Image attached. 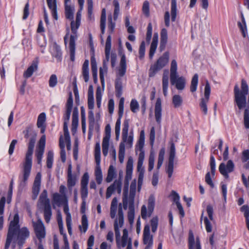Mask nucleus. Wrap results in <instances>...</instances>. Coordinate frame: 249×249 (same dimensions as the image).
I'll list each match as a JSON object with an SVG mask.
<instances>
[{"label": "nucleus", "instance_id": "obj_49", "mask_svg": "<svg viewBox=\"0 0 249 249\" xmlns=\"http://www.w3.org/2000/svg\"><path fill=\"white\" fill-rule=\"evenodd\" d=\"M71 111H66V113L64 116V125L63 130L64 132H69L68 124L70 118Z\"/></svg>", "mask_w": 249, "mask_h": 249}, {"label": "nucleus", "instance_id": "obj_37", "mask_svg": "<svg viewBox=\"0 0 249 249\" xmlns=\"http://www.w3.org/2000/svg\"><path fill=\"white\" fill-rule=\"evenodd\" d=\"M52 55L53 57H54L57 61L59 62H61L62 60V52L60 49V47L55 44L53 46V52H52Z\"/></svg>", "mask_w": 249, "mask_h": 249}, {"label": "nucleus", "instance_id": "obj_13", "mask_svg": "<svg viewBox=\"0 0 249 249\" xmlns=\"http://www.w3.org/2000/svg\"><path fill=\"white\" fill-rule=\"evenodd\" d=\"M33 225L37 238L41 241L45 238L46 232L44 224L40 218L36 222L33 221Z\"/></svg>", "mask_w": 249, "mask_h": 249}, {"label": "nucleus", "instance_id": "obj_19", "mask_svg": "<svg viewBox=\"0 0 249 249\" xmlns=\"http://www.w3.org/2000/svg\"><path fill=\"white\" fill-rule=\"evenodd\" d=\"M143 242L146 245L145 249L152 247L153 245V236L150 235V226L147 224L144 226L143 232Z\"/></svg>", "mask_w": 249, "mask_h": 249}, {"label": "nucleus", "instance_id": "obj_11", "mask_svg": "<svg viewBox=\"0 0 249 249\" xmlns=\"http://www.w3.org/2000/svg\"><path fill=\"white\" fill-rule=\"evenodd\" d=\"M211 93V87L209 82L207 80L204 89L205 98H201L199 104L201 110L204 115L207 113V104L209 100V97Z\"/></svg>", "mask_w": 249, "mask_h": 249}, {"label": "nucleus", "instance_id": "obj_28", "mask_svg": "<svg viewBox=\"0 0 249 249\" xmlns=\"http://www.w3.org/2000/svg\"><path fill=\"white\" fill-rule=\"evenodd\" d=\"M71 168V165L70 164L68 166L67 181V186L70 191L76 184V178L72 175Z\"/></svg>", "mask_w": 249, "mask_h": 249}, {"label": "nucleus", "instance_id": "obj_60", "mask_svg": "<svg viewBox=\"0 0 249 249\" xmlns=\"http://www.w3.org/2000/svg\"><path fill=\"white\" fill-rule=\"evenodd\" d=\"M152 34V25L151 22H149L147 27V32L146 35V40L147 42H149L151 40Z\"/></svg>", "mask_w": 249, "mask_h": 249}, {"label": "nucleus", "instance_id": "obj_62", "mask_svg": "<svg viewBox=\"0 0 249 249\" xmlns=\"http://www.w3.org/2000/svg\"><path fill=\"white\" fill-rule=\"evenodd\" d=\"M57 83V78L55 74H52L51 75L49 80V86L51 88L54 87Z\"/></svg>", "mask_w": 249, "mask_h": 249}, {"label": "nucleus", "instance_id": "obj_24", "mask_svg": "<svg viewBox=\"0 0 249 249\" xmlns=\"http://www.w3.org/2000/svg\"><path fill=\"white\" fill-rule=\"evenodd\" d=\"M161 101L160 98L157 99L155 107V116L156 121L160 124L161 120Z\"/></svg>", "mask_w": 249, "mask_h": 249}, {"label": "nucleus", "instance_id": "obj_22", "mask_svg": "<svg viewBox=\"0 0 249 249\" xmlns=\"http://www.w3.org/2000/svg\"><path fill=\"white\" fill-rule=\"evenodd\" d=\"M155 205L154 203H147V205H143L141 208V216L142 218L146 220L148 217H149L152 215Z\"/></svg>", "mask_w": 249, "mask_h": 249}, {"label": "nucleus", "instance_id": "obj_3", "mask_svg": "<svg viewBox=\"0 0 249 249\" xmlns=\"http://www.w3.org/2000/svg\"><path fill=\"white\" fill-rule=\"evenodd\" d=\"M36 140L35 137H32L30 139L28 150L26 154L25 160L23 163L22 170L21 174L19 175L20 180L19 186L20 187L25 186L31 174L32 166V155Z\"/></svg>", "mask_w": 249, "mask_h": 249}, {"label": "nucleus", "instance_id": "obj_30", "mask_svg": "<svg viewBox=\"0 0 249 249\" xmlns=\"http://www.w3.org/2000/svg\"><path fill=\"white\" fill-rule=\"evenodd\" d=\"M47 5L51 11L53 17L55 19H58L57 13L56 0H46Z\"/></svg>", "mask_w": 249, "mask_h": 249}, {"label": "nucleus", "instance_id": "obj_12", "mask_svg": "<svg viewBox=\"0 0 249 249\" xmlns=\"http://www.w3.org/2000/svg\"><path fill=\"white\" fill-rule=\"evenodd\" d=\"M37 207L40 213L43 214L45 222L49 223L52 216V209L50 203H39Z\"/></svg>", "mask_w": 249, "mask_h": 249}, {"label": "nucleus", "instance_id": "obj_42", "mask_svg": "<svg viewBox=\"0 0 249 249\" xmlns=\"http://www.w3.org/2000/svg\"><path fill=\"white\" fill-rule=\"evenodd\" d=\"M65 16L68 19L72 20L73 19L74 7L70 5H65Z\"/></svg>", "mask_w": 249, "mask_h": 249}, {"label": "nucleus", "instance_id": "obj_50", "mask_svg": "<svg viewBox=\"0 0 249 249\" xmlns=\"http://www.w3.org/2000/svg\"><path fill=\"white\" fill-rule=\"evenodd\" d=\"M123 116H118V118L117 120V121L115 124V133L116 135V139L118 140L120 137V127L121 124V119Z\"/></svg>", "mask_w": 249, "mask_h": 249}, {"label": "nucleus", "instance_id": "obj_14", "mask_svg": "<svg viewBox=\"0 0 249 249\" xmlns=\"http://www.w3.org/2000/svg\"><path fill=\"white\" fill-rule=\"evenodd\" d=\"M175 156H176L175 145L173 142H172L171 144L170 149L168 164L167 168L166 169V172L168 174V176L169 178H171L172 177V174L173 173L174 162V159L175 158Z\"/></svg>", "mask_w": 249, "mask_h": 249}, {"label": "nucleus", "instance_id": "obj_64", "mask_svg": "<svg viewBox=\"0 0 249 249\" xmlns=\"http://www.w3.org/2000/svg\"><path fill=\"white\" fill-rule=\"evenodd\" d=\"M240 211L244 213V215L246 219L249 218V206L244 205L241 208Z\"/></svg>", "mask_w": 249, "mask_h": 249}, {"label": "nucleus", "instance_id": "obj_56", "mask_svg": "<svg viewBox=\"0 0 249 249\" xmlns=\"http://www.w3.org/2000/svg\"><path fill=\"white\" fill-rule=\"evenodd\" d=\"M39 202H50V199L48 197V193L46 190H44L41 193L39 196Z\"/></svg>", "mask_w": 249, "mask_h": 249}, {"label": "nucleus", "instance_id": "obj_55", "mask_svg": "<svg viewBox=\"0 0 249 249\" xmlns=\"http://www.w3.org/2000/svg\"><path fill=\"white\" fill-rule=\"evenodd\" d=\"M130 107L131 111L133 113L138 112L139 109V105L136 99H133L131 101Z\"/></svg>", "mask_w": 249, "mask_h": 249}, {"label": "nucleus", "instance_id": "obj_8", "mask_svg": "<svg viewBox=\"0 0 249 249\" xmlns=\"http://www.w3.org/2000/svg\"><path fill=\"white\" fill-rule=\"evenodd\" d=\"M169 60V53L166 52L159 58L155 63L152 65L149 70V76L153 77L156 74L168 63Z\"/></svg>", "mask_w": 249, "mask_h": 249}, {"label": "nucleus", "instance_id": "obj_4", "mask_svg": "<svg viewBox=\"0 0 249 249\" xmlns=\"http://www.w3.org/2000/svg\"><path fill=\"white\" fill-rule=\"evenodd\" d=\"M124 222V219L121 208H120L119 212V217L116 219L114 223L116 243L119 248L121 247L124 248L127 245L126 249H132L131 239L128 237V231L127 229H124L123 230V236L121 239H120L121 235L119 228L122 227Z\"/></svg>", "mask_w": 249, "mask_h": 249}, {"label": "nucleus", "instance_id": "obj_61", "mask_svg": "<svg viewBox=\"0 0 249 249\" xmlns=\"http://www.w3.org/2000/svg\"><path fill=\"white\" fill-rule=\"evenodd\" d=\"M155 156L152 153H151L149 157L148 168L149 171H151L154 166Z\"/></svg>", "mask_w": 249, "mask_h": 249}, {"label": "nucleus", "instance_id": "obj_41", "mask_svg": "<svg viewBox=\"0 0 249 249\" xmlns=\"http://www.w3.org/2000/svg\"><path fill=\"white\" fill-rule=\"evenodd\" d=\"M116 96L120 97L122 94V83L120 78H117L115 83Z\"/></svg>", "mask_w": 249, "mask_h": 249}, {"label": "nucleus", "instance_id": "obj_18", "mask_svg": "<svg viewBox=\"0 0 249 249\" xmlns=\"http://www.w3.org/2000/svg\"><path fill=\"white\" fill-rule=\"evenodd\" d=\"M234 164L231 160H229L225 165L224 163H221L219 166V171L220 173L226 178H229V173L232 172L234 170Z\"/></svg>", "mask_w": 249, "mask_h": 249}, {"label": "nucleus", "instance_id": "obj_29", "mask_svg": "<svg viewBox=\"0 0 249 249\" xmlns=\"http://www.w3.org/2000/svg\"><path fill=\"white\" fill-rule=\"evenodd\" d=\"M126 62L125 55L123 54L121 58L119 67L118 70V75L120 77H123L126 72Z\"/></svg>", "mask_w": 249, "mask_h": 249}, {"label": "nucleus", "instance_id": "obj_57", "mask_svg": "<svg viewBox=\"0 0 249 249\" xmlns=\"http://www.w3.org/2000/svg\"><path fill=\"white\" fill-rule=\"evenodd\" d=\"M46 143V136L43 135L40 138L36 149L44 150Z\"/></svg>", "mask_w": 249, "mask_h": 249}, {"label": "nucleus", "instance_id": "obj_43", "mask_svg": "<svg viewBox=\"0 0 249 249\" xmlns=\"http://www.w3.org/2000/svg\"><path fill=\"white\" fill-rule=\"evenodd\" d=\"M110 138L104 137L102 142V152L104 156H107L108 154V150Z\"/></svg>", "mask_w": 249, "mask_h": 249}, {"label": "nucleus", "instance_id": "obj_6", "mask_svg": "<svg viewBox=\"0 0 249 249\" xmlns=\"http://www.w3.org/2000/svg\"><path fill=\"white\" fill-rule=\"evenodd\" d=\"M170 82L172 85H175L178 90H183L185 86V79L183 77H178L177 73V63L175 60H173L171 63L170 68Z\"/></svg>", "mask_w": 249, "mask_h": 249}, {"label": "nucleus", "instance_id": "obj_10", "mask_svg": "<svg viewBox=\"0 0 249 249\" xmlns=\"http://www.w3.org/2000/svg\"><path fill=\"white\" fill-rule=\"evenodd\" d=\"M122 185V177L120 175L119 178L116 179L112 184L107 187L106 195V198H109L115 191H116L118 194H121Z\"/></svg>", "mask_w": 249, "mask_h": 249}, {"label": "nucleus", "instance_id": "obj_38", "mask_svg": "<svg viewBox=\"0 0 249 249\" xmlns=\"http://www.w3.org/2000/svg\"><path fill=\"white\" fill-rule=\"evenodd\" d=\"M89 60H86L82 66V75L86 82H87L89 79Z\"/></svg>", "mask_w": 249, "mask_h": 249}, {"label": "nucleus", "instance_id": "obj_40", "mask_svg": "<svg viewBox=\"0 0 249 249\" xmlns=\"http://www.w3.org/2000/svg\"><path fill=\"white\" fill-rule=\"evenodd\" d=\"M111 36L109 35L106 40L105 46V55L107 62H108L110 57V52L111 50Z\"/></svg>", "mask_w": 249, "mask_h": 249}, {"label": "nucleus", "instance_id": "obj_15", "mask_svg": "<svg viewBox=\"0 0 249 249\" xmlns=\"http://www.w3.org/2000/svg\"><path fill=\"white\" fill-rule=\"evenodd\" d=\"M59 192L53 194V202H68V199L66 195V188L63 185L59 187Z\"/></svg>", "mask_w": 249, "mask_h": 249}, {"label": "nucleus", "instance_id": "obj_44", "mask_svg": "<svg viewBox=\"0 0 249 249\" xmlns=\"http://www.w3.org/2000/svg\"><path fill=\"white\" fill-rule=\"evenodd\" d=\"M177 13V1L176 0H171V20L174 22L176 20Z\"/></svg>", "mask_w": 249, "mask_h": 249}, {"label": "nucleus", "instance_id": "obj_48", "mask_svg": "<svg viewBox=\"0 0 249 249\" xmlns=\"http://www.w3.org/2000/svg\"><path fill=\"white\" fill-rule=\"evenodd\" d=\"M198 82V75L197 74H195L191 80V84L190 86V91L194 92L196 91Z\"/></svg>", "mask_w": 249, "mask_h": 249}, {"label": "nucleus", "instance_id": "obj_31", "mask_svg": "<svg viewBox=\"0 0 249 249\" xmlns=\"http://www.w3.org/2000/svg\"><path fill=\"white\" fill-rule=\"evenodd\" d=\"M169 85L168 71H165L163 74L162 78V86L163 93L165 96L167 95Z\"/></svg>", "mask_w": 249, "mask_h": 249}, {"label": "nucleus", "instance_id": "obj_58", "mask_svg": "<svg viewBox=\"0 0 249 249\" xmlns=\"http://www.w3.org/2000/svg\"><path fill=\"white\" fill-rule=\"evenodd\" d=\"M113 3L114 6V19L116 20L118 18L120 12L119 3L117 0H114Z\"/></svg>", "mask_w": 249, "mask_h": 249}, {"label": "nucleus", "instance_id": "obj_39", "mask_svg": "<svg viewBox=\"0 0 249 249\" xmlns=\"http://www.w3.org/2000/svg\"><path fill=\"white\" fill-rule=\"evenodd\" d=\"M107 62L106 60H104L103 67L100 68L99 70V76L102 87H104L105 85L104 75L107 73V68L106 64Z\"/></svg>", "mask_w": 249, "mask_h": 249}, {"label": "nucleus", "instance_id": "obj_23", "mask_svg": "<svg viewBox=\"0 0 249 249\" xmlns=\"http://www.w3.org/2000/svg\"><path fill=\"white\" fill-rule=\"evenodd\" d=\"M123 206L124 210L128 208L127 213L128 220L130 224L134 222L135 216V208L134 203H123Z\"/></svg>", "mask_w": 249, "mask_h": 249}, {"label": "nucleus", "instance_id": "obj_59", "mask_svg": "<svg viewBox=\"0 0 249 249\" xmlns=\"http://www.w3.org/2000/svg\"><path fill=\"white\" fill-rule=\"evenodd\" d=\"M152 231L155 232L157 230L158 225V218L156 216L153 217L150 220Z\"/></svg>", "mask_w": 249, "mask_h": 249}, {"label": "nucleus", "instance_id": "obj_46", "mask_svg": "<svg viewBox=\"0 0 249 249\" xmlns=\"http://www.w3.org/2000/svg\"><path fill=\"white\" fill-rule=\"evenodd\" d=\"M183 102V99L181 96L178 94L174 95L172 97V103L174 107L178 108L180 107Z\"/></svg>", "mask_w": 249, "mask_h": 249}, {"label": "nucleus", "instance_id": "obj_5", "mask_svg": "<svg viewBox=\"0 0 249 249\" xmlns=\"http://www.w3.org/2000/svg\"><path fill=\"white\" fill-rule=\"evenodd\" d=\"M248 86L244 80L241 82V90H240L238 85L234 88V101L239 109H242L246 107V95L248 93Z\"/></svg>", "mask_w": 249, "mask_h": 249}, {"label": "nucleus", "instance_id": "obj_21", "mask_svg": "<svg viewBox=\"0 0 249 249\" xmlns=\"http://www.w3.org/2000/svg\"><path fill=\"white\" fill-rule=\"evenodd\" d=\"M188 249H202L200 242L197 237L195 239L192 231H190L188 237Z\"/></svg>", "mask_w": 249, "mask_h": 249}, {"label": "nucleus", "instance_id": "obj_25", "mask_svg": "<svg viewBox=\"0 0 249 249\" xmlns=\"http://www.w3.org/2000/svg\"><path fill=\"white\" fill-rule=\"evenodd\" d=\"M38 59L36 58L35 60H34L31 64V65L28 67L26 71H24L23 73V76L26 78H28L30 77L33 72L37 70L38 67Z\"/></svg>", "mask_w": 249, "mask_h": 249}, {"label": "nucleus", "instance_id": "obj_16", "mask_svg": "<svg viewBox=\"0 0 249 249\" xmlns=\"http://www.w3.org/2000/svg\"><path fill=\"white\" fill-rule=\"evenodd\" d=\"M89 180V176L88 173H85L81 180V196L83 199V202H85L86 198L88 196V184Z\"/></svg>", "mask_w": 249, "mask_h": 249}, {"label": "nucleus", "instance_id": "obj_36", "mask_svg": "<svg viewBox=\"0 0 249 249\" xmlns=\"http://www.w3.org/2000/svg\"><path fill=\"white\" fill-rule=\"evenodd\" d=\"M116 176V172L115 168L112 165H110L108 169L107 175L106 178V181L107 183L111 182Z\"/></svg>", "mask_w": 249, "mask_h": 249}, {"label": "nucleus", "instance_id": "obj_32", "mask_svg": "<svg viewBox=\"0 0 249 249\" xmlns=\"http://www.w3.org/2000/svg\"><path fill=\"white\" fill-rule=\"evenodd\" d=\"M122 203H119V205L118 206L117 203H111L110 207V215L111 218L114 219L116 216V214L118 209V213L119 212V209L121 208L122 209V207H123ZM123 211V210H122ZM123 215H124L123 212H122ZM119 217V213L118 214V217L115 219V221L116 219H118Z\"/></svg>", "mask_w": 249, "mask_h": 249}, {"label": "nucleus", "instance_id": "obj_17", "mask_svg": "<svg viewBox=\"0 0 249 249\" xmlns=\"http://www.w3.org/2000/svg\"><path fill=\"white\" fill-rule=\"evenodd\" d=\"M129 123V119L124 120L122 130V139L124 142L126 143L131 147L133 143V136L130 135L128 136Z\"/></svg>", "mask_w": 249, "mask_h": 249}, {"label": "nucleus", "instance_id": "obj_27", "mask_svg": "<svg viewBox=\"0 0 249 249\" xmlns=\"http://www.w3.org/2000/svg\"><path fill=\"white\" fill-rule=\"evenodd\" d=\"M159 36L157 33H155L154 34L152 41L150 45V51H149V58L152 59L154 56V54L156 52L158 42Z\"/></svg>", "mask_w": 249, "mask_h": 249}, {"label": "nucleus", "instance_id": "obj_33", "mask_svg": "<svg viewBox=\"0 0 249 249\" xmlns=\"http://www.w3.org/2000/svg\"><path fill=\"white\" fill-rule=\"evenodd\" d=\"M89 128L88 139H90L92 135V131L93 129V126L94 124V114L92 111L89 112Z\"/></svg>", "mask_w": 249, "mask_h": 249}, {"label": "nucleus", "instance_id": "obj_51", "mask_svg": "<svg viewBox=\"0 0 249 249\" xmlns=\"http://www.w3.org/2000/svg\"><path fill=\"white\" fill-rule=\"evenodd\" d=\"M125 155V145L124 142H121L119 146V159L121 163L124 161Z\"/></svg>", "mask_w": 249, "mask_h": 249}, {"label": "nucleus", "instance_id": "obj_53", "mask_svg": "<svg viewBox=\"0 0 249 249\" xmlns=\"http://www.w3.org/2000/svg\"><path fill=\"white\" fill-rule=\"evenodd\" d=\"M46 121V114L43 112L40 113L37 118V127H40L42 125H45V122Z\"/></svg>", "mask_w": 249, "mask_h": 249}, {"label": "nucleus", "instance_id": "obj_47", "mask_svg": "<svg viewBox=\"0 0 249 249\" xmlns=\"http://www.w3.org/2000/svg\"><path fill=\"white\" fill-rule=\"evenodd\" d=\"M12 190L13 185H10L9 190L8 191L7 194L6 195V197L4 196H1L0 202H6V201H7V202H10L12 200Z\"/></svg>", "mask_w": 249, "mask_h": 249}, {"label": "nucleus", "instance_id": "obj_45", "mask_svg": "<svg viewBox=\"0 0 249 249\" xmlns=\"http://www.w3.org/2000/svg\"><path fill=\"white\" fill-rule=\"evenodd\" d=\"M106 10L103 9L102 11V14L100 19V28L102 35L104 34L106 28Z\"/></svg>", "mask_w": 249, "mask_h": 249}, {"label": "nucleus", "instance_id": "obj_52", "mask_svg": "<svg viewBox=\"0 0 249 249\" xmlns=\"http://www.w3.org/2000/svg\"><path fill=\"white\" fill-rule=\"evenodd\" d=\"M88 227V219L85 214L82 215V225L79 226V229L81 231H83L85 232Z\"/></svg>", "mask_w": 249, "mask_h": 249}, {"label": "nucleus", "instance_id": "obj_1", "mask_svg": "<svg viewBox=\"0 0 249 249\" xmlns=\"http://www.w3.org/2000/svg\"><path fill=\"white\" fill-rule=\"evenodd\" d=\"M18 214L16 213L13 219L10 222L7 235L5 249H8L13 240L17 242L19 247H22L25 240L29 237L30 232L26 227L20 228Z\"/></svg>", "mask_w": 249, "mask_h": 249}, {"label": "nucleus", "instance_id": "obj_26", "mask_svg": "<svg viewBox=\"0 0 249 249\" xmlns=\"http://www.w3.org/2000/svg\"><path fill=\"white\" fill-rule=\"evenodd\" d=\"M76 36L71 35L69 42L70 59L71 61H74L75 60V39Z\"/></svg>", "mask_w": 249, "mask_h": 249}, {"label": "nucleus", "instance_id": "obj_20", "mask_svg": "<svg viewBox=\"0 0 249 249\" xmlns=\"http://www.w3.org/2000/svg\"><path fill=\"white\" fill-rule=\"evenodd\" d=\"M41 174L38 172L37 173L32 187V198L36 199L39 193L41 186Z\"/></svg>", "mask_w": 249, "mask_h": 249}, {"label": "nucleus", "instance_id": "obj_63", "mask_svg": "<svg viewBox=\"0 0 249 249\" xmlns=\"http://www.w3.org/2000/svg\"><path fill=\"white\" fill-rule=\"evenodd\" d=\"M244 123L245 127L246 128H249V113L247 109H246L244 112Z\"/></svg>", "mask_w": 249, "mask_h": 249}, {"label": "nucleus", "instance_id": "obj_2", "mask_svg": "<svg viewBox=\"0 0 249 249\" xmlns=\"http://www.w3.org/2000/svg\"><path fill=\"white\" fill-rule=\"evenodd\" d=\"M133 167V160L130 157L127 160L126 167V175L124 178L123 193V202H134L136 195L137 182L134 179L131 183L130 192L128 194L129 181L132 178Z\"/></svg>", "mask_w": 249, "mask_h": 249}, {"label": "nucleus", "instance_id": "obj_54", "mask_svg": "<svg viewBox=\"0 0 249 249\" xmlns=\"http://www.w3.org/2000/svg\"><path fill=\"white\" fill-rule=\"evenodd\" d=\"M53 153L52 151L48 152L47 158V166L48 168H51L53 166Z\"/></svg>", "mask_w": 249, "mask_h": 249}, {"label": "nucleus", "instance_id": "obj_7", "mask_svg": "<svg viewBox=\"0 0 249 249\" xmlns=\"http://www.w3.org/2000/svg\"><path fill=\"white\" fill-rule=\"evenodd\" d=\"M144 132L142 130L140 132V137L138 142L135 147V152L138 153L139 152L138 160L137 162V171L139 173L144 172V167L142 166L144 160Z\"/></svg>", "mask_w": 249, "mask_h": 249}, {"label": "nucleus", "instance_id": "obj_34", "mask_svg": "<svg viewBox=\"0 0 249 249\" xmlns=\"http://www.w3.org/2000/svg\"><path fill=\"white\" fill-rule=\"evenodd\" d=\"M88 107L90 109H92L94 107V97H93V89L92 85H90L88 90Z\"/></svg>", "mask_w": 249, "mask_h": 249}, {"label": "nucleus", "instance_id": "obj_9", "mask_svg": "<svg viewBox=\"0 0 249 249\" xmlns=\"http://www.w3.org/2000/svg\"><path fill=\"white\" fill-rule=\"evenodd\" d=\"M94 157L96 162L95 176L98 184H101L103 180L102 172L100 166L101 148L99 142H96L94 149Z\"/></svg>", "mask_w": 249, "mask_h": 249}, {"label": "nucleus", "instance_id": "obj_35", "mask_svg": "<svg viewBox=\"0 0 249 249\" xmlns=\"http://www.w3.org/2000/svg\"><path fill=\"white\" fill-rule=\"evenodd\" d=\"M241 18L242 19V22L238 21L237 23V25L238 27L240 28V30L242 33V34L244 37L246 36V34L247 33V26L245 22V19L244 17L243 14L242 12H241Z\"/></svg>", "mask_w": 249, "mask_h": 249}]
</instances>
